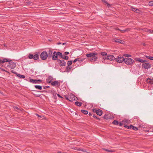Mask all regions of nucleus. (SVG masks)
I'll list each match as a JSON object with an SVG mask.
<instances>
[{
	"instance_id": "f257e3e1",
	"label": "nucleus",
	"mask_w": 153,
	"mask_h": 153,
	"mask_svg": "<svg viewBox=\"0 0 153 153\" xmlns=\"http://www.w3.org/2000/svg\"><path fill=\"white\" fill-rule=\"evenodd\" d=\"M97 55V53L96 52H91L86 54V56L90 58L89 60L91 62H95L98 59Z\"/></svg>"
},
{
	"instance_id": "f03ea898",
	"label": "nucleus",
	"mask_w": 153,
	"mask_h": 153,
	"mask_svg": "<svg viewBox=\"0 0 153 153\" xmlns=\"http://www.w3.org/2000/svg\"><path fill=\"white\" fill-rule=\"evenodd\" d=\"M10 62L7 63L6 65H7V67L8 68H10L11 69H13L15 68L16 67V64L14 62L11 61L10 60Z\"/></svg>"
},
{
	"instance_id": "7ed1b4c3",
	"label": "nucleus",
	"mask_w": 153,
	"mask_h": 153,
	"mask_svg": "<svg viewBox=\"0 0 153 153\" xmlns=\"http://www.w3.org/2000/svg\"><path fill=\"white\" fill-rule=\"evenodd\" d=\"M48 57V54L46 51L42 52L40 54V57L42 59L45 60Z\"/></svg>"
},
{
	"instance_id": "20e7f679",
	"label": "nucleus",
	"mask_w": 153,
	"mask_h": 153,
	"mask_svg": "<svg viewBox=\"0 0 153 153\" xmlns=\"http://www.w3.org/2000/svg\"><path fill=\"white\" fill-rule=\"evenodd\" d=\"M125 63L127 65H130L134 62V60L131 58L127 57L125 59Z\"/></svg>"
},
{
	"instance_id": "39448f33",
	"label": "nucleus",
	"mask_w": 153,
	"mask_h": 153,
	"mask_svg": "<svg viewBox=\"0 0 153 153\" xmlns=\"http://www.w3.org/2000/svg\"><path fill=\"white\" fill-rule=\"evenodd\" d=\"M146 82L149 86H152L153 85V78L150 77L147 79Z\"/></svg>"
},
{
	"instance_id": "423d86ee",
	"label": "nucleus",
	"mask_w": 153,
	"mask_h": 153,
	"mask_svg": "<svg viewBox=\"0 0 153 153\" xmlns=\"http://www.w3.org/2000/svg\"><path fill=\"white\" fill-rule=\"evenodd\" d=\"M116 60L118 63H122L125 61V58L123 56H119L118 58L116 59Z\"/></svg>"
},
{
	"instance_id": "0eeeda50",
	"label": "nucleus",
	"mask_w": 153,
	"mask_h": 153,
	"mask_svg": "<svg viewBox=\"0 0 153 153\" xmlns=\"http://www.w3.org/2000/svg\"><path fill=\"white\" fill-rule=\"evenodd\" d=\"M104 60H107L111 61L114 60L115 59L113 55H109L107 56L106 57H104Z\"/></svg>"
},
{
	"instance_id": "6e6552de",
	"label": "nucleus",
	"mask_w": 153,
	"mask_h": 153,
	"mask_svg": "<svg viewBox=\"0 0 153 153\" xmlns=\"http://www.w3.org/2000/svg\"><path fill=\"white\" fill-rule=\"evenodd\" d=\"M142 66L145 69H148L151 67V64L149 63L145 62L143 64Z\"/></svg>"
},
{
	"instance_id": "1a4fd4ad",
	"label": "nucleus",
	"mask_w": 153,
	"mask_h": 153,
	"mask_svg": "<svg viewBox=\"0 0 153 153\" xmlns=\"http://www.w3.org/2000/svg\"><path fill=\"white\" fill-rule=\"evenodd\" d=\"M76 97L72 94H69V101L72 102L73 101L75 100Z\"/></svg>"
},
{
	"instance_id": "9d476101",
	"label": "nucleus",
	"mask_w": 153,
	"mask_h": 153,
	"mask_svg": "<svg viewBox=\"0 0 153 153\" xmlns=\"http://www.w3.org/2000/svg\"><path fill=\"white\" fill-rule=\"evenodd\" d=\"M57 61L60 66H64L65 65L66 62L64 60L58 59Z\"/></svg>"
},
{
	"instance_id": "9b49d317",
	"label": "nucleus",
	"mask_w": 153,
	"mask_h": 153,
	"mask_svg": "<svg viewBox=\"0 0 153 153\" xmlns=\"http://www.w3.org/2000/svg\"><path fill=\"white\" fill-rule=\"evenodd\" d=\"M57 53L56 51H54L52 57V59L53 60H57L58 55L57 54Z\"/></svg>"
},
{
	"instance_id": "f8f14e48",
	"label": "nucleus",
	"mask_w": 153,
	"mask_h": 153,
	"mask_svg": "<svg viewBox=\"0 0 153 153\" xmlns=\"http://www.w3.org/2000/svg\"><path fill=\"white\" fill-rule=\"evenodd\" d=\"M60 81H55L54 82H52L51 83V84L53 86L57 85L58 86H59L60 85Z\"/></svg>"
},
{
	"instance_id": "ddd939ff",
	"label": "nucleus",
	"mask_w": 153,
	"mask_h": 153,
	"mask_svg": "<svg viewBox=\"0 0 153 153\" xmlns=\"http://www.w3.org/2000/svg\"><path fill=\"white\" fill-rule=\"evenodd\" d=\"M135 60L136 61L138 62L141 63H145L147 62V61L143 59L140 58H135Z\"/></svg>"
},
{
	"instance_id": "4468645a",
	"label": "nucleus",
	"mask_w": 153,
	"mask_h": 153,
	"mask_svg": "<svg viewBox=\"0 0 153 153\" xmlns=\"http://www.w3.org/2000/svg\"><path fill=\"white\" fill-rule=\"evenodd\" d=\"M131 10L134 11V12L137 13H139L140 12V10L137 8H134L133 7H131Z\"/></svg>"
},
{
	"instance_id": "2eb2a0df",
	"label": "nucleus",
	"mask_w": 153,
	"mask_h": 153,
	"mask_svg": "<svg viewBox=\"0 0 153 153\" xmlns=\"http://www.w3.org/2000/svg\"><path fill=\"white\" fill-rule=\"evenodd\" d=\"M53 79V77L51 76H48V78L46 79V81L49 83H51Z\"/></svg>"
},
{
	"instance_id": "dca6fc26",
	"label": "nucleus",
	"mask_w": 153,
	"mask_h": 153,
	"mask_svg": "<svg viewBox=\"0 0 153 153\" xmlns=\"http://www.w3.org/2000/svg\"><path fill=\"white\" fill-rule=\"evenodd\" d=\"M84 59H82L80 58H78L75 59L73 61L74 63H75L76 61H78L79 62H82L83 61Z\"/></svg>"
},
{
	"instance_id": "f3484780",
	"label": "nucleus",
	"mask_w": 153,
	"mask_h": 153,
	"mask_svg": "<svg viewBox=\"0 0 153 153\" xmlns=\"http://www.w3.org/2000/svg\"><path fill=\"white\" fill-rule=\"evenodd\" d=\"M10 61L9 59H7L6 58H4L3 60H1L0 59V63H3L6 62H9V61Z\"/></svg>"
},
{
	"instance_id": "a211bd4d",
	"label": "nucleus",
	"mask_w": 153,
	"mask_h": 153,
	"mask_svg": "<svg viewBox=\"0 0 153 153\" xmlns=\"http://www.w3.org/2000/svg\"><path fill=\"white\" fill-rule=\"evenodd\" d=\"M53 51L51 50H49L48 52V58H51L52 56Z\"/></svg>"
},
{
	"instance_id": "6ab92c4d",
	"label": "nucleus",
	"mask_w": 153,
	"mask_h": 153,
	"mask_svg": "<svg viewBox=\"0 0 153 153\" xmlns=\"http://www.w3.org/2000/svg\"><path fill=\"white\" fill-rule=\"evenodd\" d=\"M98 115L100 116H101L102 113V110L100 109H98L96 113Z\"/></svg>"
},
{
	"instance_id": "aec40b11",
	"label": "nucleus",
	"mask_w": 153,
	"mask_h": 153,
	"mask_svg": "<svg viewBox=\"0 0 153 153\" xmlns=\"http://www.w3.org/2000/svg\"><path fill=\"white\" fill-rule=\"evenodd\" d=\"M101 54L102 56V58L104 60V57H106L107 56V53L106 52H102L101 53Z\"/></svg>"
},
{
	"instance_id": "412c9836",
	"label": "nucleus",
	"mask_w": 153,
	"mask_h": 153,
	"mask_svg": "<svg viewBox=\"0 0 153 153\" xmlns=\"http://www.w3.org/2000/svg\"><path fill=\"white\" fill-rule=\"evenodd\" d=\"M143 30H144L146 32H149L150 33H153V30L148 29H144Z\"/></svg>"
},
{
	"instance_id": "4be33fe9",
	"label": "nucleus",
	"mask_w": 153,
	"mask_h": 153,
	"mask_svg": "<svg viewBox=\"0 0 153 153\" xmlns=\"http://www.w3.org/2000/svg\"><path fill=\"white\" fill-rule=\"evenodd\" d=\"M29 81L33 83V84H36L37 83V82L36 79H30Z\"/></svg>"
},
{
	"instance_id": "5701e85b",
	"label": "nucleus",
	"mask_w": 153,
	"mask_h": 153,
	"mask_svg": "<svg viewBox=\"0 0 153 153\" xmlns=\"http://www.w3.org/2000/svg\"><path fill=\"white\" fill-rule=\"evenodd\" d=\"M61 58L63 59L68 60L69 59V57L68 56L65 55L64 54L63 55H62V57Z\"/></svg>"
},
{
	"instance_id": "b1692460",
	"label": "nucleus",
	"mask_w": 153,
	"mask_h": 153,
	"mask_svg": "<svg viewBox=\"0 0 153 153\" xmlns=\"http://www.w3.org/2000/svg\"><path fill=\"white\" fill-rule=\"evenodd\" d=\"M39 55L37 54H35L33 56V59L34 60H38L39 59Z\"/></svg>"
},
{
	"instance_id": "393cba45",
	"label": "nucleus",
	"mask_w": 153,
	"mask_h": 153,
	"mask_svg": "<svg viewBox=\"0 0 153 153\" xmlns=\"http://www.w3.org/2000/svg\"><path fill=\"white\" fill-rule=\"evenodd\" d=\"M133 126L131 125H130L129 126H128L126 125H125L124 126L126 128H127L128 129H133Z\"/></svg>"
},
{
	"instance_id": "a878e982",
	"label": "nucleus",
	"mask_w": 153,
	"mask_h": 153,
	"mask_svg": "<svg viewBox=\"0 0 153 153\" xmlns=\"http://www.w3.org/2000/svg\"><path fill=\"white\" fill-rule=\"evenodd\" d=\"M34 87L36 89L40 90H42V86L40 85H35L34 86Z\"/></svg>"
},
{
	"instance_id": "bb28decb",
	"label": "nucleus",
	"mask_w": 153,
	"mask_h": 153,
	"mask_svg": "<svg viewBox=\"0 0 153 153\" xmlns=\"http://www.w3.org/2000/svg\"><path fill=\"white\" fill-rule=\"evenodd\" d=\"M75 104L78 106H80L82 104V103L80 102L76 101L75 102Z\"/></svg>"
},
{
	"instance_id": "cd10ccee",
	"label": "nucleus",
	"mask_w": 153,
	"mask_h": 153,
	"mask_svg": "<svg viewBox=\"0 0 153 153\" xmlns=\"http://www.w3.org/2000/svg\"><path fill=\"white\" fill-rule=\"evenodd\" d=\"M114 42H116L119 43L121 44L123 43V41L120 39H117L116 40H114Z\"/></svg>"
},
{
	"instance_id": "c85d7f7f",
	"label": "nucleus",
	"mask_w": 153,
	"mask_h": 153,
	"mask_svg": "<svg viewBox=\"0 0 153 153\" xmlns=\"http://www.w3.org/2000/svg\"><path fill=\"white\" fill-rule=\"evenodd\" d=\"M112 124L115 125H118L119 124V122L118 121L114 120Z\"/></svg>"
},
{
	"instance_id": "c756f323",
	"label": "nucleus",
	"mask_w": 153,
	"mask_h": 153,
	"mask_svg": "<svg viewBox=\"0 0 153 153\" xmlns=\"http://www.w3.org/2000/svg\"><path fill=\"white\" fill-rule=\"evenodd\" d=\"M16 75L21 78L24 79L25 77V76L23 75H21L20 74H17Z\"/></svg>"
},
{
	"instance_id": "7c9ffc66",
	"label": "nucleus",
	"mask_w": 153,
	"mask_h": 153,
	"mask_svg": "<svg viewBox=\"0 0 153 153\" xmlns=\"http://www.w3.org/2000/svg\"><path fill=\"white\" fill-rule=\"evenodd\" d=\"M145 56L149 59L153 60V57L150 56L145 55Z\"/></svg>"
},
{
	"instance_id": "2f4dec72",
	"label": "nucleus",
	"mask_w": 153,
	"mask_h": 153,
	"mask_svg": "<svg viewBox=\"0 0 153 153\" xmlns=\"http://www.w3.org/2000/svg\"><path fill=\"white\" fill-rule=\"evenodd\" d=\"M57 53L58 56L60 58H61V57H62V53L60 52H57Z\"/></svg>"
},
{
	"instance_id": "473e14b6",
	"label": "nucleus",
	"mask_w": 153,
	"mask_h": 153,
	"mask_svg": "<svg viewBox=\"0 0 153 153\" xmlns=\"http://www.w3.org/2000/svg\"><path fill=\"white\" fill-rule=\"evenodd\" d=\"M82 112L84 114H87L88 113V112L85 110H81Z\"/></svg>"
},
{
	"instance_id": "72a5a7b5",
	"label": "nucleus",
	"mask_w": 153,
	"mask_h": 153,
	"mask_svg": "<svg viewBox=\"0 0 153 153\" xmlns=\"http://www.w3.org/2000/svg\"><path fill=\"white\" fill-rule=\"evenodd\" d=\"M102 1L104 3L106 4L108 7H109L110 6V4L107 2V1H106V0H102Z\"/></svg>"
},
{
	"instance_id": "f704fd0d",
	"label": "nucleus",
	"mask_w": 153,
	"mask_h": 153,
	"mask_svg": "<svg viewBox=\"0 0 153 153\" xmlns=\"http://www.w3.org/2000/svg\"><path fill=\"white\" fill-rule=\"evenodd\" d=\"M71 69V67H69V66H68L66 67V71L67 72H69L70 71Z\"/></svg>"
},
{
	"instance_id": "c9c22d12",
	"label": "nucleus",
	"mask_w": 153,
	"mask_h": 153,
	"mask_svg": "<svg viewBox=\"0 0 153 153\" xmlns=\"http://www.w3.org/2000/svg\"><path fill=\"white\" fill-rule=\"evenodd\" d=\"M131 30V29L129 28H128L126 29H125V30H122V31H123V32H128L129 31H130Z\"/></svg>"
},
{
	"instance_id": "e433bc0d",
	"label": "nucleus",
	"mask_w": 153,
	"mask_h": 153,
	"mask_svg": "<svg viewBox=\"0 0 153 153\" xmlns=\"http://www.w3.org/2000/svg\"><path fill=\"white\" fill-rule=\"evenodd\" d=\"M72 62H73L72 61H68L67 63L68 66H69L70 65H71L72 64Z\"/></svg>"
},
{
	"instance_id": "4c0bfd02",
	"label": "nucleus",
	"mask_w": 153,
	"mask_h": 153,
	"mask_svg": "<svg viewBox=\"0 0 153 153\" xmlns=\"http://www.w3.org/2000/svg\"><path fill=\"white\" fill-rule=\"evenodd\" d=\"M33 55L32 54H29L28 56L29 58L31 59L33 58Z\"/></svg>"
},
{
	"instance_id": "58836bf2",
	"label": "nucleus",
	"mask_w": 153,
	"mask_h": 153,
	"mask_svg": "<svg viewBox=\"0 0 153 153\" xmlns=\"http://www.w3.org/2000/svg\"><path fill=\"white\" fill-rule=\"evenodd\" d=\"M103 149L105 151H107L108 152H113V151L111 150H109V149Z\"/></svg>"
},
{
	"instance_id": "ea45409f",
	"label": "nucleus",
	"mask_w": 153,
	"mask_h": 153,
	"mask_svg": "<svg viewBox=\"0 0 153 153\" xmlns=\"http://www.w3.org/2000/svg\"><path fill=\"white\" fill-rule=\"evenodd\" d=\"M149 4L150 6H153V1H151L149 2Z\"/></svg>"
},
{
	"instance_id": "a19ab883",
	"label": "nucleus",
	"mask_w": 153,
	"mask_h": 153,
	"mask_svg": "<svg viewBox=\"0 0 153 153\" xmlns=\"http://www.w3.org/2000/svg\"><path fill=\"white\" fill-rule=\"evenodd\" d=\"M64 96L66 100H69V96L68 97L67 95H64Z\"/></svg>"
},
{
	"instance_id": "79ce46f5",
	"label": "nucleus",
	"mask_w": 153,
	"mask_h": 153,
	"mask_svg": "<svg viewBox=\"0 0 153 153\" xmlns=\"http://www.w3.org/2000/svg\"><path fill=\"white\" fill-rule=\"evenodd\" d=\"M128 120H124L122 121V122H123V123H128Z\"/></svg>"
},
{
	"instance_id": "37998d69",
	"label": "nucleus",
	"mask_w": 153,
	"mask_h": 153,
	"mask_svg": "<svg viewBox=\"0 0 153 153\" xmlns=\"http://www.w3.org/2000/svg\"><path fill=\"white\" fill-rule=\"evenodd\" d=\"M93 117L97 119H98V120H100V118H98L96 115H95L94 114H93Z\"/></svg>"
},
{
	"instance_id": "c03bdc74",
	"label": "nucleus",
	"mask_w": 153,
	"mask_h": 153,
	"mask_svg": "<svg viewBox=\"0 0 153 153\" xmlns=\"http://www.w3.org/2000/svg\"><path fill=\"white\" fill-rule=\"evenodd\" d=\"M133 129L135 131L137 130H138V128L137 127L134 126H133Z\"/></svg>"
},
{
	"instance_id": "a18cd8bd",
	"label": "nucleus",
	"mask_w": 153,
	"mask_h": 153,
	"mask_svg": "<svg viewBox=\"0 0 153 153\" xmlns=\"http://www.w3.org/2000/svg\"><path fill=\"white\" fill-rule=\"evenodd\" d=\"M97 111V109H93V111L94 112H95V113H96Z\"/></svg>"
},
{
	"instance_id": "49530a36",
	"label": "nucleus",
	"mask_w": 153,
	"mask_h": 153,
	"mask_svg": "<svg viewBox=\"0 0 153 153\" xmlns=\"http://www.w3.org/2000/svg\"><path fill=\"white\" fill-rule=\"evenodd\" d=\"M69 53L68 52H65L64 53V54L65 55H66L68 54Z\"/></svg>"
},
{
	"instance_id": "de8ad7c7",
	"label": "nucleus",
	"mask_w": 153,
	"mask_h": 153,
	"mask_svg": "<svg viewBox=\"0 0 153 153\" xmlns=\"http://www.w3.org/2000/svg\"><path fill=\"white\" fill-rule=\"evenodd\" d=\"M37 83L39 82L41 83L42 82V80L41 79H37Z\"/></svg>"
},
{
	"instance_id": "09e8293b",
	"label": "nucleus",
	"mask_w": 153,
	"mask_h": 153,
	"mask_svg": "<svg viewBox=\"0 0 153 153\" xmlns=\"http://www.w3.org/2000/svg\"><path fill=\"white\" fill-rule=\"evenodd\" d=\"M78 150L82 151L84 152H85L86 151L85 150H84L83 149H78Z\"/></svg>"
},
{
	"instance_id": "8fccbe9b",
	"label": "nucleus",
	"mask_w": 153,
	"mask_h": 153,
	"mask_svg": "<svg viewBox=\"0 0 153 153\" xmlns=\"http://www.w3.org/2000/svg\"><path fill=\"white\" fill-rule=\"evenodd\" d=\"M119 125L120 126H121L123 125V123H119Z\"/></svg>"
},
{
	"instance_id": "3c124183",
	"label": "nucleus",
	"mask_w": 153,
	"mask_h": 153,
	"mask_svg": "<svg viewBox=\"0 0 153 153\" xmlns=\"http://www.w3.org/2000/svg\"><path fill=\"white\" fill-rule=\"evenodd\" d=\"M124 56H126V57H127V56H131V55H128V54H125L124 55Z\"/></svg>"
},
{
	"instance_id": "603ef678",
	"label": "nucleus",
	"mask_w": 153,
	"mask_h": 153,
	"mask_svg": "<svg viewBox=\"0 0 153 153\" xmlns=\"http://www.w3.org/2000/svg\"><path fill=\"white\" fill-rule=\"evenodd\" d=\"M11 72L12 73H14V74H17V73H16V72H15L14 71H13V70H12V71H11Z\"/></svg>"
},
{
	"instance_id": "864d4df0",
	"label": "nucleus",
	"mask_w": 153,
	"mask_h": 153,
	"mask_svg": "<svg viewBox=\"0 0 153 153\" xmlns=\"http://www.w3.org/2000/svg\"><path fill=\"white\" fill-rule=\"evenodd\" d=\"M116 30H119V31H121V32H122V30H121L119 28H116Z\"/></svg>"
},
{
	"instance_id": "5fc2aeb1",
	"label": "nucleus",
	"mask_w": 153,
	"mask_h": 153,
	"mask_svg": "<svg viewBox=\"0 0 153 153\" xmlns=\"http://www.w3.org/2000/svg\"><path fill=\"white\" fill-rule=\"evenodd\" d=\"M68 44L67 42H64L62 44V45H67Z\"/></svg>"
},
{
	"instance_id": "6e6d98bb",
	"label": "nucleus",
	"mask_w": 153,
	"mask_h": 153,
	"mask_svg": "<svg viewBox=\"0 0 153 153\" xmlns=\"http://www.w3.org/2000/svg\"><path fill=\"white\" fill-rule=\"evenodd\" d=\"M57 95L58 97L61 98H62V97L61 96H60V95L59 94H57Z\"/></svg>"
},
{
	"instance_id": "4d7b16f0",
	"label": "nucleus",
	"mask_w": 153,
	"mask_h": 153,
	"mask_svg": "<svg viewBox=\"0 0 153 153\" xmlns=\"http://www.w3.org/2000/svg\"><path fill=\"white\" fill-rule=\"evenodd\" d=\"M36 115L37 116L39 117H41V116H40L38 114H36Z\"/></svg>"
},
{
	"instance_id": "13d9d810",
	"label": "nucleus",
	"mask_w": 153,
	"mask_h": 153,
	"mask_svg": "<svg viewBox=\"0 0 153 153\" xmlns=\"http://www.w3.org/2000/svg\"><path fill=\"white\" fill-rule=\"evenodd\" d=\"M36 97H40L41 96L40 95V94L36 95Z\"/></svg>"
},
{
	"instance_id": "bf43d9fd",
	"label": "nucleus",
	"mask_w": 153,
	"mask_h": 153,
	"mask_svg": "<svg viewBox=\"0 0 153 153\" xmlns=\"http://www.w3.org/2000/svg\"><path fill=\"white\" fill-rule=\"evenodd\" d=\"M43 88H44V89H45V88H48V86H43Z\"/></svg>"
},
{
	"instance_id": "052dcab7",
	"label": "nucleus",
	"mask_w": 153,
	"mask_h": 153,
	"mask_svg": "<svg viewBox=\"0 0 153 153\" xmlns=\"http://www.w3.org/2000/svg\"><path fill=\"white\" fill-rule=\"evenodd\" d=\"M88 115L89 116H92V114L91 113H89L88 114Z\"/></svg>"
},
{
	"instance_id": "680f3d73",
	"label": "nucleus",
	"mask_w": 153,
	"mask_h": 153,
	"mask_svg": "<svg viewBox=\"0 0 153 153\" xmlns=\"http://www.w3.org/2000/svg\"><path fill=\"white\" fill-rule=\"evenodd\" d=\"M57 45H60V44H61V42H58L57 43Z\"/></svg>"
},
{
	"instance_id": "e2e57ef3",
	"label": "nucleus",
	"mask_w": 153,
	"mask_h": 153,
	"mask_svg": "<svg viewBox=\"0 0 153 153\" xmlns=\"http://www.w3.org/2000/svg\"><path fill=\"white\" fill-rule=\"evenodd\" d=\"M16 108L17 109H18V110L19 109V108H18V107H15V108Z\"/></svg>"
},
{
	"instance_id": "0e129e2a",
	"label": "nucleus",
	"mask_w": 153,
	"mask_h": 153,
	"mask_svg": "<svg viewBox=\"0 0 153 153\" xmlns=\"http://www.w3.org/2000/svg\"><path fill=\"white\" fill-rule=\"evenodd\" d=\"M31 2L30 1V2H28L27 4H31Z\"/></svg>"
},
{
	"instance_id": "69168bd1",
	"label": "nucleus",
	"mask_w": 153,
	"mask_h": 153,
	"mask_svg": "<svg viewBox=\"0 0 153 153\" xmlns=\"http://www.w3.org/2000/svg\"><path fill=\"white\" fill-rule=\"evenodd\" d=\"M58 153H63V152H62L61 151H59L57 152Z\"/></svg>"
},
{
	"instance_id": "338daca9",
	"label": "nucleus",
	"mask_w": 153,
	"mask_h": 153,
	"mask_svg": "<svg viewBox=\"0 0 153 153\" xmlns=\"http://www.w3.org/2000/svg\"><path fill=\"white\" fill-rule=\"evenodd\" d=\"M143 45H144V46H145L146 45V44H145V43H143Z\"/></svg>"
},
{
	"instance_id": "774afa93",
	"label": "nucleus",
	"mask_w": 153,
	"mask_h": 153,
	"mask_svg": "<svg viewBox=\"0 0 153 153\" xmlns=\"http://www.w3.org/2000/svg\"><path fill=\"white\" fill-rule=\"evenodd\" d=\"M104 119H105V116L104 117Z\"/></svg>"
}]
</instances>
